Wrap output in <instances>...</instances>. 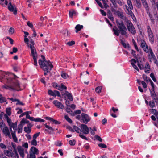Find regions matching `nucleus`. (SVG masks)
<instances>
[{
  "mask_svg": "<svg viewBox=\"0 0 158 158\" xmlns=\"http://www.w3.org/2000/svg\"><path fill=\"white\" fill-rule=\"evenodd\" d=\"M117 26L119 29L115 26L112 29V31L114 34L117 36H118L120 32L121 35H127L126 31L127 29L123 22L122 21L120 22L117 23Z\"/></svg>",
  "mask_w": 158,
  "mask_h": 158,
  "instance_id": "1",
  "label": "nucleus"
},
{
  "mask_svg": "<svg viewBox=\"0 0 158 158\" xmlns=\"http://www.w3.org/2000/svg\"><path fill=\"white\" fill-rule=\"evenodd\" d=\"M43 60L41 59L39 60V64L41 68H42L44 71L48 72L49 71L51 70L53 66L49 61H47L45 59V56L43 55H41Z\"/></svg>",
  "mask_w": 158,
  "mask_h": 158,
  "instance_id": "2",
  "label": "nucleus"
},
{
  "mask_svg": "<svg viewBox=\"0 0 158 158\" xmlns=\"http://www.w3.org/2000/svg\"><path fill=\"white\" fill-rule=\"evenodd\" d=\"M0 127L2 132L6 136H8L9 138H11V136L8 128L3 122L0 123Z\"/></svg>",
  "mask_w": 158,
  "mask_h": 158,
  "instance_id": "3",
  "label": "nucleus"
},
{
  "mask_svg": "<svg viewBox=\"0 0 158 158\" xmlns=\"http://www.w3.org/2000/svg\"><path fill=\"white\" fill-rule=\"evenodd\" d=\"M30 155H28L27 158H36L35 154L39 153L38 150L34 147H32L30 149Z\"/></svg>",
  "mask_w": 158,
  "mask_h": 158,
  "instance_id": "4",
  "label": "nucleus"
},
{
  "mask_svg": "<svg viewBox=\"0 0 158 158\" xmlns=\"http://www.w3.org/2000/svg\"><path fill=\"white\" fill-rule=\"evenodd\" d=\"M126 23L128 31L132 34H135L136 33V30L131 22L130 20H127L126 21Z\"/></svg>",
  "mask_w": 158,
  "mask_h": 158,
  "instance_id": "5",
  "label": "nucleus"
},
{
  "mask_svg": "<svg viewBox=\"0 0 158 158\" xmlns=\"http://www.w3.org/2000/svg\"><path fill=\"white\" fill-rule=\"evenodd\" d=\"M4 153L5 154L9 157H11L12 158H19L17 152L14 151L5 150Z\"/></svg>",
  "mask_w": 158,
  "mask_h": 158,
  "instance_id": "6",
  "label": "nucleus"
},
{
  "mask_svg": "<svg viewBox=\"0 0 158 158\" xmlns=\"http://www.w3.org/2000/svg\"><path fill=\"white\" fill-rule=\"evenodd\" d=\"M147 32L149 36V40L152 44L154 42V38L153 33L150 26H147Z\"/></svg>",
  "mask_w": 158,
  "mask_h": 158,
  "instance_id": "7",
  "label": "nucleus"
},
{
  "mask_svg": "<svg viewBox=\"0 0 158 158\" xmlns=\"http://www.w3.org/2000/svg\"><path fill=\"white\" fill-rule=\"evenodd\" d=\"M140 46L146 53H148L150 52V49L151 48L150 47L148 48V46L144 40L141 41Z\"/></svg>",
  "mask_w": 158,
  "mask_h": 158,
  "instance_id": "8",
  "label": "nucleus"
},
{
  "mask_svg": "<svg viewBox=\"0 0 158 158\" xmlns=\"http://www.w3.org/2000/svg\"><path fill=\"white\" fill-rule=\"evenodd\" d=\"M80 132H82L85 134H88L89 133V128L87 126L84 124H81L80 126Z\"/></svg>",
  "mask_w": 158,
  "mask_h": 158,
  "instance_id": "9",
  "label": "nucleus"
},
{
  "mask_svg": "<svg viewBox=\"0 0 158 158\" xmlns=\"http://www.w3.org/2000/svg\"><path fill=\"white\" fill-rule=\"evenodd\" d=\"M81 117L82 122L85 124L87 123L90 120L89 116L85 113H82L81 114Z\"/></svg>",
  "mask_w": 158,
  "mask_h": 158,
  "instance_id": "10",
  "label": "nucleus"
},
{
  "mask_svg": "<svg viewBox=\"0 0 158 158\" xmlns=\"http://www.w3.org/2000/svg\"><path fill=\"white\" fill-rule=\"evenodd\" d=\"M35 43L34 41L31 39L29 41V43H27V46L28 47H30L31 49V52L36 51V49L34 47Z\"/></svg>",
  "mask_w": 158,
  "mask_h": 158,
  "instance_id": "11",
  "label": "nucleus"
},
{
  "mask_svg": "<svg viewBox=\"0 0 158 158\" xmlns=\"http://www.w3.org/2000/svg\"><path fill=\"white\" fill-rule=\"evenodd\" d=\"M149 91L151 96L152 97V99L155 100V102H157L158 99V95L155 93V89L151 90L149 89Z\"/></svg>",
  "mask_w": 158,
  "mask_h": 158,
  "instance_id": "12",
  "label": "nucleus"
},
{
  "mask_svg": "<svg viewBox=\"0 0 158 158\" xmlns=\"http://www.w3.org/2000/svg\"><path fill=\"white\" fill-rule=\"evenodd\" d=\"M48 93L49 95L54 97H56V96L59 97H61L60 92L56 90H54V91H53L51 90H49L48 91Z\"/></svg>",
  "mask_w": 158,
  "mask_h": 158,
  "instance_id": "13",
  "label": "nucleus"
},
{
  "mask_svg": "<svg viewBox=\"0 0 158 158\" xmlns=\"http://www.w3.org/2000/svg\"><path fill=\"white\" fill-rule=\"evenodd\" d=\"M53 103L55 106L58 108L62 109L64 107V106L62 104V103L61 102L58 101V100H54L53 101Z\"/></svg>",
  "mask_w": 158,
  "mask_h": 158,
  "instance_id": "14",
  "label": "nucleus"
},
{
  "mask_svg": "<svg viewBox=\"0 0 158 158\" xmlns=\"http://www.w3.org/2000/svg\"><path fill=\"white\" fill-rule=\"evenodd\" d=\"M148 57L149 61L151 62L156 58L151 48L150 49V52L148 54Z\"/></svg>",
  "mask_w": 158,
  "mask_h": 158,
  "instance_id": "15",
  "label": "nucleus"
},
{
  "mask_svg": "<svg viewBox=\"0 0 158 158\" xmlns=\"http://www.w3.org/2000/svg\"><path fill=\"white\" fill-rule=\"evenodd\" d=\"M8 9L11 12H13L15 15H16L17 13V10L15 8H14L10 2L8 6Z\"/></svg>",
  "mask_w": 158,
  "mask_h": 158,
  "instance_id": "16",
  "label": "nucleus"
},
{
  "mask_svg": "<svg viewBox=\"0 0 158 158\" xmlns=\"http://www.w3.org/2000/svg\"><path fill=\"white\" fill-rule=\"evenodd\" d=\"M17 149L20 156L22 158H24V153L23 148L21 146H19L17 147Z\"/></svg>",
  "mask_w": 158,
  "mask_h": 158,
  "instance_id": "17",
  "label": "nucleus"
},
{
  "mask_svg": "<svg viewBox=\"0 0 158 158\" xmlns=\"http://www.w3.org/2000/svg\"><path fill=\"white\" fill-rule=\"evenodd\" d=\"M31 56L33 57L34 59V64L35 66H37V63L36 59L37 58V52H31Z\"/></svg>",
  "mask_w": 158,
  "mask_h": 158,
  "instance_id": "18",
  "label": "nucleus"
},
{
  "mask_svg": "<svg viewBox=\"0 0 158 158\" xmlns=\"http://www.w3.org/2000/svg\"><path fill=\"white\" fill-rule=\"evenodd\" d=\"M112 11L113 12H114V13L117 15L121 19H123L124 15L122 12H120L118 10H114V9L112 10Z\"/></svg>",
  "mask_w": 158,
  "mask_h": 158,
  "instance_id": "19",
  "label": "nucleus"
},
{
  "mask_svg": "<svg viewBox=\"0 0 158 158\" xmlns=\"http://www.w3.org/2000/svg\"><path fill=\"white\" fill-rule=\"evenodd\" d=\"M45 127L48 129H45V131L48 132L49 134H51L52 131H54V129L48 125L46 124L44 125Z\"/></svg>",
  "mask_w": 158,
  "mask_h": 158,
  "instance_id": "20",
  "label": "nucleus"
},
{
  "mask_svg": "<svg viewBox=\"0 0 158 158\" xmlns=\"http://www.w3.org/2000/svg\"><path fill=\"white\" fill-rule=\"evenodd\" d=\"M142 2L144 7L145 9L146 12L147 13H149V6L148 3L147 2V1L146 0H144V1Z\"/></svg>",
  "mask_w": 158,
  "mask_h": 158,
  "instance_id": "21",
  "label": "nucleus"
},
{
  "mask_svg": "<svg viewBox=\"0 0 158 158\" xmlns=\"http://www.w3.org/2000/svg\"><path fill=\"white\" fill-rule=\"evenodd\" d=\"M64 95L65 98H66V97H67L69 99L70 101H72L73 100V98L71 94L70 93L66 91L65 92V93L64 94Z\"/></svg>",
  "mask_w": 158,
  "mask_h": 158,
  "instance_id": "22",
  "label": "nucleus"
},
{
  "mask_svg": "<svg viewBox=\"0 0 158 158\" xmlns=\"http://www.w3.org/2000/svg\"><path fill=\"white\" fill-rule=\"evenodd\" d=\"M107 15L108 16V18L111 21H114V18L112 14L111 13V12L109 10H108L107 14Z\"/></svg>",
  "mask_w": 158,
  "mask_h": 158,
  "instance_id": "23",
  "label": "nucleus"
},
{
  "mask_svg": "<svg viewBox=\"0 0 158 158\" xmlns=\"http://www.w3.org/2000/svg\"><path fill=\"white\" fill-rule=\"evenodd\" d=\"M10 127V131H12V128L15 129L17 127V123L15 122V123H11L9 126Z\"/></svg>",
  "mask_w": 158,
  "mask_h": 158,
  "instance_id": "24",
  "label": "nucleus"
},
{
  "mask_svg": "<svg viewBox=\"0 0 158 158\" xmlns=\"http://www.w3.org/2000/svg\"><path fill=\"white\" fill-rule=\"evenodd\" d=\"M150 67L148 63H146L145 66V72L146 73H149L150 71Z\"/></svg>",
  "mask_w": 158,
  "mask_h": 158,
  "instance_id": "25",
  "label": "nucleus"
},
{
  "mask_svg": "<svg viewBox=\"0 0 158 158\" xmlns=\"http://www.w3.org/2000/svg\"><path fill=\"white\" fill-rule=\"evenodd\" d=\"M126 7L127 10V14L129 15L133 19V17H135H135L133 13L131 10L130 9V10H129L128 8H127V5H126Z\"/></svg>",
  "mask_w": 158,
  "mask_h": 158,
  "instance_id": "26",
  "label": "nucleus"
},
{
  "mask_svg": "<svg viewBox=\"0 0 158 158\" xmlns=\"http://www.w3.org/2000/svg\"><path fill=\"white\" fill-rule=\"evenodd\" d=\"M83 26L82 25L78 24L76 26L75 28L76 29V32L77 33L79 31H80L81 29L83 28Z\"/></svg>",
  "mask_w": 158,
  "mask_h": 158,
  "instance_id": "27",
  "label": "nucleus"
},
{
  "mask_svg": "<svg viewBox=\"0 0 158 158\" xmlns=\"http://www.w3.org/2000/svg\"><path fill=\"white\" fill-rule=\"evenodd\" d=\"M76 15V12L73 10L72 9L70 10L69 11V16L70 18H72L73 15Z\"/></svg>",
  "mask_w": 158,
  "mask_h": 158,
  "instance_id": "28",
  "label": "nucleus"
},
{
  "mask_svg": "<svg viewBox=\"0 0 158 158\" xmlns=\"http://www.w3.org/2000/svg\"><path fill=\"white\" fill-rule=\"evenodd\" d=\"M127 3L128 6V8L131 10H133V7L131 0H127Z\"/></svg>",
  "mask_w": 158,
  "mask_h": 158,
  "instance_id": "29",
  "label": "nucleus"
},
{
  "mask_svg": "<svg viewBox=\"0 0 158 158\" xmlns=\"http://www.w3.org/2000/svg\"><path fill=\"white\" fill-rule=\"evenodd\" d=\"M23 125L21 123H20V124L18 125V133L19 134L22 133Z\"/></svg>",
  "mask_w": 158,
  "mask_h": 158,
  "instance_id": "30",
  "label": "nucleus"
},
{
  "mask_svg": "<svg viewBox=\"0 0 158 158\" xmlns=\"http://www.w3.org/2000/svg\"><path fill=\"white\" fill-rule=\"evenodd\" d=\"M135 5L137 8H140L141 7V3L139 0H136Z\"/></svg>",
  "mask_w": 158,
  "mask_h": 158,
  "instance_id": "31",
  "label": "nucleus"
},
{
  "mask_svg": "<svg viewBox=\"0 0 158 158\" xmlns=\"http://www.w3.org/2000/svg\"><path fill=\"white\" fill-rule=\"evenodd\" d=\"M6 98L2 97V95L0 94V103H2L6 102Z\"/></svg>",
  "mask_w": 158,
  "mask_h": 158,
  "instance_id": "32",
  "label": "nucleus"
},
{
  "mask_svg": "<svg viewBox=\"0 0 158 158\" xmlns=\"http://www.w3.org/2000/svg\"><path fill=\"white\" fill-rule=\"evenodd\" d=\"M24 131L27 134H29L31 131V129L30 127H25L24 128Z\"/></svg>",
  "mask_w": 158,
  "mask_h": 158,
  "instance_id": "33",
  "label": "nucleus"
},
{
  "mask_svg": "<svg viewBox=\"0 0 158 158\" xmlns=\"http://www.w3.org/2000/svg\"><path fill=\"white\" fill-rule=\"evenodd\" d=\"M5 118L7 119V121L8 124L9 125V126L12 123H11V119L8 117L7 116V115L6 114H5Z\"/></svg>",
  "mask_w": 158,
  "mask_h": 158,
  "instance_id": "34",
  "label": "nucleus"
},
{
  "mask_svg": "<svg viewBox=\"0 0 158 158\" xmlns=\"http://www.w3.org/2000/svg\"><path fill=\"white\" fill-rule=\"evenodd\" d=\"M149 105L151 108L154 107L155 106V104L154 102L152 100L150 101L149 102Z\"/></svg>",
  "mask_w": 158,
  "mask_h": 158,
  "instance_id": "35",
  "label": "nucleus"
},
{
  "mask_svg": "<svg viewBox=\"0 0 158 158\" xmlns=\"http://www.w3.org/2000/svg\"><path fill=\"white\" fill-rule=\"evenodd\" d=\"M73 128L77 132L79 133H80V130H81V129H80L74 125L73 126Z\"/></svg>",
  "mask_w": 158,
  "mask_h": 158,
  "instance_id": "36",
  "label": "nucleus"
},
{
  "mask_svg": "<svg viewBox=\"0 0 158 158\" xmlns=\"http://www.w3.org/2000/svg\"><path fill=\"white\" fill-rule=\"evenodd\" d=\"M4 88L6 89H9V90H15V89L14 87H12V86H9L7 85H6L4 87Z\"/></svg>",
  "mask_w": 158,
  "mask_h": 158,
  "instance_id": "37",
  "label": "nucleus"
},
{
  "mask_svg": "<svg viewBox=\"0 0 158 158\" xmlns=\"http://www.w3.org/2000/svg\"><path fill=\"white\" fill-rule=\"evenodd\" d=\"M102 87L101 86L97 87L95 89V91L97 93H99L101 92Z\"/></svg>",
  "mask_w": 158,
  "mask_h": 158,
  "instance_id": "38",
  "label": "nucleus"
},
{
  "mask_svg": "<svg viewBox=\"0 0 158 158\" xmlns=\"http://www.w3.org/2000/svg\"><path fill=\"white\" fill-rule=\"evenodd\" d=\"M147 13L148 15L149 16L150 19L152 23H154V19L152 16V15L149 12V13Z\"/></svg>",
  "mask_w": 158,
  "mask_h": 158,
  "instance_id": "39",
  "label": "nucleus"
},
{
  "mask_svg": "<svg viewBox=\"0 0 158 158\" xmlns=\"http://www.w3.org/2000/svg\"><path fill=\"white\" fill-rule=\"evenodd\" d=\"M149 81L150 82L152 88L151 90L155 89L154 84L150 79H148Z\"/></svg>",
  "mask_w": 158,
  "mask_h": 158,
  "instance_id": "40",
  "label": "nucleus"
},
{
  "mask_svg": "<svg viewBox=\"0 0 158 158\" xmlns=\"http://www.w3.org/2000/svg\"><path fill=\"white\" fill-rule=\"evenodd\" d=\"M65 119L69 123H71L72 122V120L67 115H65L64 116Z\"/></svg>",
  "mask_w": 158,
  "mask_h": 158,
  "instance_id": "41",
  "label": "nucleus"
},
{
  "mask_svg": "<svg viewBox=\"0 0 158 158\" xmlns=\"http://www.w3.org/2000/svg\"><path fill=\"white\" fill-rule=\"evenodd\" d=\"M132 42H133V44L134 45V47H135V49L137 51H139V49H138V47L134 39L132 40Z\"/></svg>",
  "mask_w": 158,
  "mask_h": 158,
  "instance_id": "42",
  "label": "nucleus"
},
{
  "mask_svg": "<svg viewBox=\"0 0 158 158\" xmlns=\"http://www.w3.org/2000/svg\"><path fill=\"white\" fill-rule=\"evenodd\" d=\"M61 76L64 79H66L68 77V75L63 72H62L61 73Z\"/></svg>",
  "mask_w": 158,
  "mask_h": 158,
  "instance_id": "43",
  "label": "nucleus"
},
{
  "mask_svg": "<svg viewBox=\"0 0 158 158\" xmlns=\"http://www.w3.org/2000/svg\"><path fill=\"white\" fill-rule=\"evenodd\" d=\"M94 138L95 139H96L100 142H102V138L98 135H95Z\"/></svg>",
  "mask_w": 158,
  "mask_h": 158,
  "instance_id": "44",
  "label": "nucleus"
},
{
  "mask_svg": "<svg viewBox=\"0 0 158 158\" xmlns=\"http://www.w3.org/2000/svg\"><path fill=\"white\" fill-rule=\"evenodd\" d=\"M79 135V136L82 139H84L85 140H88V139L85 135H83V134H81L80 133Z\"/></svg>",
  "mask_w": 158,
  "mask_h": 158,
  "instance_id": "45",
  "label": "nucleus"
},
{
  "mask_svg": "<svg viewBox=\"0 0 158 158\" xmlns=\"http://www.w3.org/2000/svg\"><path fill=\"white\" fill-rule=\"evenodd\" d=\"M19 84L18 81H16V82L14 83L13 84V85L12 86V87H14L15 89L16 87H19ZM16 89H15L16 90Z\"/></svg>",
  "mask_w": 158,
  "mask_h": 158,
  "instance_id": "46",
  "label": "nucleus"
},
{
  "mask_svg": "<svg viewBox=\"0 0 158 158\" xmlns=\"http://www.w3.org/2000/svg\"><path fill=\"white\" fill-rule=\"evenodd\" d=\"M76 141L75 140H70L69 142V144L71 146H74L75 144Z\"/></svg>",
  "mask_w": 158,
  "mask_h": 158,
  "instance_id": "47",
  "label": "nucleus"
},
{
  "mask_svg": "<svg viewBox=\"0 0 158 158\" xmlns=\"http://www.w3.org/2000/svg\"><path fill=\"white\" fill-rule=\"evenodd\" d=\"M150 76L154 82H156V79L155 78L153 73H151L150 74Z\"/></svg>",
  "mask_w": 158,
  "mask_h": 158,
  "instance_id": "48",
  "label": "nucleus"
},
{
  "mask_svg": "<svg viewBox=\"0 0 158 158\" xmlns=\"http://www.w3.org/2000/svg\"><path fill=\"white\" fill-rule=\"evenodd\" d=\"M60 87L61 89V91H63L64 90H66L67 89V87L65 86L63 83L61 84Z\"/></svg>",
  "mask_w": 158,
  "mask_h": 158,
  "instance_id": "49",
  "label": "nucleus"
},
{
  "mask_svg": "<svg viewBox=\"0 0 158 158\" xmlns=\"http://www.w3.org/2000/svg\"><path fill=\"white\" fill-rule=\"evenodd\" d=\"M31 144L33 145L36 146L37 145L36 139H33L31 141Z\"/></svg>",
  "mask_w": 158,
  "mask_h": 158,
  "instance_id": "50",
  "label": "nucleus"
},
{
  "mask_svg": "<svg viewBox=\"0 0 158 158\" xmlns=\"http://www.w3.org/2000/svg\"><path fill=\"white\" fill-rule=\"evenodd\" d=\"M102 1L104 7L105 8H107L108 7H109V6L106 3V1L105 0H102Z\"/></svg>",
  "mask_w": 158,
  "mask_h": 158,
  "instance_id": "51",
  "label": "nucleus"
},
{
  "mask_svg": "<svg viewBox=\"0 0 158 158\" xmlns=\"http://www.w3.org/2000/svg\"><path fill=\"white\" fill-rule=\"evenodd\" d=\"M40 134V132H39L34 134L33 136V139H36L38 137Z\"/></svg>",
  "mask_w": 158,
  "mask_h": 158,
  "instance_id": "52",
  "label": "nucleus"
},
{
  "mask_svg": "<svg viewBox=\"0 0 158 158\" xmlns=\"http://www.w3.org/2000/svg\"><path fill=\"white\" fill-rule=\"evenodd\" d=\"M20 123L22 124L24 123H29V121L28 120H25L24 119H23Z\"/></svg>",
  "mask_w": 158,
  "mask_h": 158,
  "instance_id": "53",
  "label": "nucleus"
},
{
  "mask_svg": "<svg viewBox=\"0 0 158 158\" xmlns=\"http://www.w3.org/2000/svg\"><path fill=\"white\" fill-rule=\"evenodd\" d=\"M98 146L100 147L103 148H105L107 147V146L106 144L103 143L99 144H98Z\"/></svg>",
  "mask_w": 158,
  "mask_h": 158,
  "instance_id": "54",
  "label": "nucleus"
},
{
  "mask_svg": "<svg viewBox=\"0 0 158 158\" xmlns=\"http://www.w3.org/2000/svg\"><path fill=\"white\" fill-rule=\"evenodd\" d=\"M75 43V41H71L67 43V44L69 46L74 45Z\"/></svg>",
  "mask_w": 158,
  "mask_h": 158,
  "instance_id": "55",
  "label": "nucleus"
},
{
  "mask_svg": "<svg viewBox=\"0 0 158 158\" xmlns=\"http://www.w3.org/2000/svg\"><path fill=\"white\" fill-rule=\"evenodd\" d=\"M143 77L145 81L147 82H149L148 79L150 78L148 77L146 75H143Z\"/></svg>",
  "mask_w": 158,
  "mask_h": 158,
  "instance_id": "56",
  "label": "nucleus"
},
{
  "mask_svg": "<svg viewBox=\"0 0 158 158\" xmlns=\"http://www.w3.org/2000/svg\"><path fill=\"white\" fill-rule=\"evenodd\" d=\"M9 32L11 34H13L14 32V29L12 27H10L9 30Z\"/></svg>",
  "mask_w": 158,
  "mask_h": 158,
  "instance_id": "57",
  "label": "nucleus"
},
{
  "mask_svg": "<svg viewBox=\"0 0 158 158\" xmlns=\"http://www.w3.org/2000/svg\"><path fill=\"white\" fill-rule=\"evenodd\" d=\"M137 65L139 67V68L141 70H142L143 69L144 66L142 64H140L139 63V62H138Z\"/></svg>",
  "mask_w": 158,
  "mask_h": 158,
  "instance_id": "58",
  "label": "nucleus"
},
{
  "mask_svg": "<svg viewBox=\"0 0 158 158\" xmlns=\"http://www.w3.org/2000/svg\"><path fill=\"white\" fill-rule=\"evenodd\" d=\"M96 2L97 3V4H98L99 6L101 8H103V6L101 3L99 1H98V0H96Z\"/></svg>",
  "mask_w": 158,
  "mask_h": 158,
  "instance_id": "59",
  "label": "nucleus"
},
{
  "mask_svg": "<svg viewBox=\"0 0 158 158\" xmlns=\"http://www.w3.org/2000/svg\"><path fill=\"white\" fill-rule=\"evenodd\" d=\"M6 110V112L7 114L9 116H10L11 114V113L10 112V108H7Z\"/></svg>",
  "mask_w": 158,
  "mask_h": 158,
  "instance_id": "60",
  "label": "nucleus"
},
{
  "mask_svg": "<svg viewBox=\"0 0 158 158\" xmlns=\"http://www.w3.org/2000/svg\"><path fill=\"white\" fill-rule=\"evenodd\" d=\"M131 64L135 69L137 71H139V69L137 67L136 65L135 64H134L133 63H131Z\"/></svg>",
  "mask_w": 158,
  "mask_h": 158,
  "instance_id": "61",
  "label": "nucleus"
},
{
  "mask_svg": "<svg viewBox=\"0 0 158 158\" xmlns=\"http://www.w3.org/2000/svg\"><path fill=\"white\" fill-rule=\"evenodd\" d=\"M0 147L2 149H6V146L3 143H0Z\"/></svg>",
  "mask_w": 158,
  "mask_h": 158,
  "instance_id": "62",
  "label": "nucleus"
},
{
  "mask_svg": "<svg viewBox=\"0 0 158 158\" xmlns=\"http://www.w3.org/2000/svg\"><path fill=\"white\" fill-rule=\"evenodd\" d=\"M6 39L9 40L11 44H13V40L11 38L9 37H7Z\"/></svg>",
  "mask_w": 158,
  "mask_h": 158,
  "instance_id": "63",
  "label": "nucleus"
},
{
  "mask_svg": "<svg viewBox=\"0 0 158 158\" xmlns=\"http://www.w3.org/2000/svg\"><path fill=\"white\" fill-rule=\"evenodd\" d=\"M154 125L158 128V117H157V120L156 122L153 123Z\"/></svg>",
  "mask_w": 158,
  "mask_h": 158,
  "instance_id": "64",
  "label": "nucleus"
}]
</instances>
